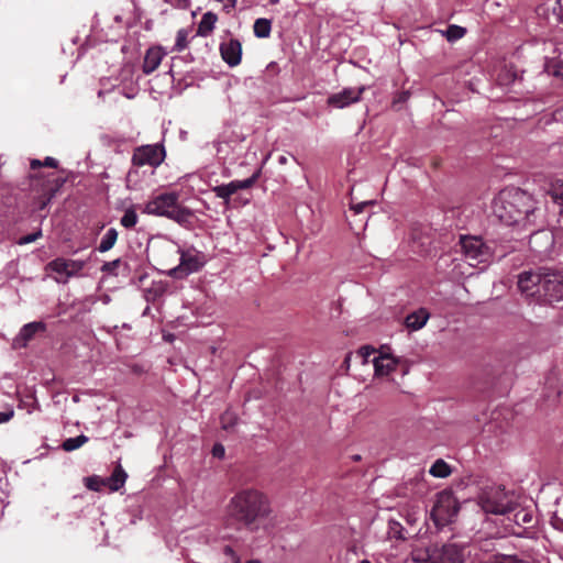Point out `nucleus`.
Masks as SVG:
<instances>
[{"label": "nucleus", "mask_w": 563, "mask_h": 563, "mask_svg": "<svg viewBox=\"0 0 563 563\" xmlns=\"http://www.w3.org/2000/svg\"><path fill=\"white\" fill-rule=\"evenodd\" d=\"M258 173L253 174L251 177L243 180H232L228 184L214 186L211 190L216 197L223 199L227 207L230 206L231 196L239 190L251 188L257 180Z\"/></svg>", "instance_id": "13"}, {"label": "nucleus", "mask_w": 563, "mask_h": 563, "mask_svg": "<svg viewBox=\"0 0 563 563\" xmlns=\"http://www.w3.org/2000/svg\"><path fill=\"white\" fill-rule=\"evenodd\" d=\"M40 234H41V233L38 232V233H35V234H29V235H26V236H23V238L21 239V242H20V243H22V244L32 243V242H34V241L37 239V236H38Z\"/></svg>", "instance_id": "43"}, {"label": "nucleus", "mask_w": 563, "mask_h": 563, "mask_svg": "<svg viewBox=\"0 0 563 563\" xmlns=\"http://www.w3.org/2000/svg\"><path fill=\"white\" fill-rule=\"evenodd\" d=\"M386 534L389 541L405 542L407 540L405 528L398 520L394 518L388 520Z\"/></svg>", "instance_id": "21"}, {"label": "nucleus", "mask_w": 563, "mask_h": 563, "mask_svg": "<svg viewBox=\"0 0 563 563\" xmlns=\"http://www.w3.org/2000/svg\"><path fill=\"white\" fill-rule=\"evenodd\" d=\"M429 473L434 477L445 478L451 474V467L445 461L439 459L432 464Z\"/></svg>", "instance_id": "26"}, {"label": "nucleus", "mask_w": 563, "mask_h": 563, "mask_svg": "<svg viewBox=\"0 0 563 563\" xmlns=\"http://www.w3.org/2000/svg\"><path fill=\"white\" fill-rule=\"evenodd\" d=\"M179 252H181V247L172 240H165L155 250L157 261L164 266L174 265L178 260Z\"/></svg>", "instance_id": "16"}, {"label": "nucleus", "mask_w": 563, "mask_h": 563, "mask_svg": "<svg viewBox=\"0 0 563 563\" xmlns=\"http://www.w3.org/2000/svg\"><path fill=\"white\" fill-rule=\"evenodd\" d=\"M118 239V232L115 229H109L102 236L98 251L101 253L108 252L113 247Z\"/></svg>", "instance_id": "25"}, {"label": "nucleus", "mask_w": 563, "mask_h": 563, "mask_svg": "<svg viewBox=\"0 0 563 563\" xmlns=\"http://www.w3.org/2000/svg\"><path fill=\"white\" fill-rule=\"evenodd\" d=\"M218 18L212 12H206L198 25V34L201 36H207L214 29L216 22Z\"/></svg>", "instance_id": "22"}, {"label": "nucleus", "mask_w": 563, "mask_h": 563, "mask_svg": "<svg viewBox=\"0 0 563 563\" xmlns=\"http://www.w3.org/2000/svg\"><path fill=\"white\" fill-rule=\"evenodd\" d=\"M374 201H363L352 206L355 213H361L367 206L373 205Z\"/></svg>", "instance_id": "41"}, {"label": "nucleus", "mask_w": 563, "mask_h": 563, "mask_svg": "<svg viewBox=\"0 0 563 563\" xmlns=\"http://www.w3.org/2000/svg\"><path fill=\"white\" fill-rule=\"evenodd\" d=\"M166 152L162 144H147L137 146L133 151L131 158L132 167L126 174V187L134 189L139 184V167L148 165L153 168L158 167L165 159Z\"/></svg>", "instance_id": "4"}, {"label": "nucleus", "mask_w": 563, "mask_h": 563, "mask_svg": "<svg viewBox=\"0 0 563 563\" xmlns=\"http://www.w3.org/2000/svg\"><path fill=\"white\" fill-rule=\"evenodd\" d=\"M85 265L86 262L81 260L57 257L51 261L46 268L58 275V277L55 278L56 282L65 284L69 278L78 275L79 272L84 269Z\"/></svg>", "instance_id": "12"}, {"label": "nucleus", "mask_w": 563, "mask_h": 563, "mask_svg": "<svg viewBox=\"0 0 563 563\" xmlns=\"http://www.w3.org/2000/svg\"><path fill=\"white\" fill-rule=\"evenodd\" d=\"M538 301L558 303L563 301V274L560 272H544L543 283Z\"/></svg>", "instance_id": "10"}, {"label": "nucleus", "mask_w": 563, "mask_h": 563, "mask_svg": "<svg viewBox=\"0 0 563 563\" xmlns=\"http://www.w3.org/2000/svg\"><path fill=\"white\" fill-rule=\"evenodd\" d=\"M551 523L554 529H556L559 531H563V520L562 519H560L558 517H553Z\"/></svg>", "instance_id": "45"}, {"label": "nucleus", "mask_w": 563, "mask_h": 563, "mask_svg": "<svg viewBox=\"0 0 563 563\" xmlns=\"http://www.w3.org/2000/svg\"><path fill=\"white\" fill-rule=\"evenodd\" d=\"M361 563H371L368 560H362Z\"/></svg>", "instance_id": "56"}, {"label": "nucleus", "mask_w": 563, "mask_h": 563, "mask_svg": "<svg viewBox=\"0 0 563 563\" xmlns=\"http://www.w3.org/2000/svg\"><path fill=\"white\" fill-rule=\"evenodd\" d=\"M213 455L222 457L224 455V449L222 445H214L213 448Z\"/></svg>", "instance_id": "48"}, {"label": "nucleus", "mask_w": 563, "mask_h": 563, "mask_svg": "<svg viewBox=\"0 0 563 563\" xmlns=\"http://www.w3.org/2000/svg\"><path fill=\"white\" fill-rule=\"evenodd\" d=\"M224 552L228 554V555H231L233 558V563H240V560L239 558L235 555V552L233 551L232 548L230 547H227L224 549Z\"/></svg>", "instance_id": "47"}, {"label": "nucleus", "mask_w": 563, "mask_h": 563, "mask_svg": "<svg viewBox=\"0 0 563 563\" xmlns=\"http://www.w3.org/2000/svg\"><path fill=\"white\" fill-rule=\"evenodd\" d=\"M460 243L462 252L471 266L489 261L492 256L489 247L485 245L481 238L461 236Z\"/></svg>", "instance_id": "11"}, {"label": "nucleus", "mask_w": 563, "mask_h": 563, "mask_svg": "<svg viewBox=\"0 0 563 563\" xmlns=\"http://www.w3.org/2000/svg\"><path fill=\"white\" fill-rule=\"evenodd\" d=\"M165 55L166 52L159 46L148 48L143 62V73L148 75L156 70Z\"/></svg>", "instance_id": "19"}, {"label": "nucleus", "mask_w": 563, "mask_h": 563, "mask_svg": "<svg viewBox=\"0 0 563 563\" xmlns=\"http://www.w3.org/2000/svg\"><path fill=\"white\" fill-rule=\"evenodd\" d=\"M121 265V260L118 258V260H114V261H111V262H106L102 267H101V271L106 274H113V275H117L115 273V269Z\"/></svg>", "instance_id": "36"}, {"label": "nucleus", "mask_w": 563, "mask_h": 563, "mask_svg": "<svg viewBox=\"0 0 563 563\" xmlns=\"http://www.w3.org/2000/svg\"><path fill=\"white\" fill-rule=\"evenodd\" d=\"M235 420H236L235 416L230 411H225L221 416V423H222L223 429H225V430L232 428L235 424Z\"/></svg>", "instance_id": "35"}, {"label": "nucleus", "mask_w": 563, "mask_h": 563, "mask_svg": "<svg viewBox=\"0 0 563 563\" xmlns=\"http://www.w3.org/2000/svg\"><path fill=\"white\" fill-rule=\"evenodd\" d=\"M408 99H409V92L408 91H402L395 99V102H406Z\"/></svg>", "instance_id": "46"}, {"label": "nucleus", "mask_w": 563, "mask_h": 563, "mask_svg": "<svg viewBox=\"0 0 563 563\" xmlns=\"http://www.w3.org/2000/svg\"><path fill=\"white\" fill-rule=\"evenodd\" d=\"M46 325L41 321H34L24 324L19 334L14 338L13 344L16 347L26 346L27 342L34 338L37 332L45 331Z\"/></svg>", "instance_id": "18"}, {"label": "nucleus", "mask_w": 563, "mask_h": 563, "mask_svg": "<svg viewBox=\"0 0 563 563\" xmlns=\"http://www.w3.org/2000/svg\"><path fill=\"white\" fill-rule=\"evenodd\" d=\"M459 512L456 498L448 492H441L437 495V500L431 510V519L438 528H443L450 523Z\"/></svg>", "instance_id": "8"}, {"label": "nucleus", "mask_w": 563, "mask_h": 563, "mask_svg": "<svg viewBox=\"0 0 563 563\" xmlns=\"http://www.w3.org/2000/svg\"><path fill=\"white\" fill-rule=\"evenodd\" d=\"M139 217L134 209L130 208L124 211L120 222L126 229H132L136 225Z\"/></svg>", "instance_id": "29"}, {"label": "nucleus", "mask_w": 563, "mask_h": 563, "mask_svg": "<svg viewBox=\"0 0 563 563\" xmlns=\"http://www.w3.org/2000/svg\"><path fill=\"white\" fill-rule=\"evenodd\" d=\"M358 355L362 357L363 363H368V362H372V360H369V357L372 355H374V356L376 355V351L369 346H363L360 349Z\"/></svg>", "instance_id": "38"}, {"label": "nucleus", "mask_w": 563, "mask_h": 563, "mask_svg": "<svg viewBox=\"0 0 563 563\" xmlns=\"http://www.w3.org/2000/svg\"><path fill=\"white\" fill-rule=\"evenodd\" d=\"M478 505L487 514L506 515L515 511L519 504L514 493L500 486H490L478 495Z\"/></svg>", "instance_id": "5"}, {"label": "nucleus", "mask_w": 563, "mask_h": 563, "mask_svg": "<svg viewBox=\"0 0 563 563\" xmlns=\"http://www.w3.org/2000/svg\"><path fill=\"white\" fill-rule=\"evenodd\" d=\"M188 31L186 29L178 30L176 34V42L174 45L173 51L175 52H181L184 51L188 45Z\"/></svg>", "instance_id": "30"}, {"label": "nucleus", "mask_w": 563, "mask_h": 563, "mask_svg": "<svg viewBox=\"0 0 563 563\" xmlns=\"http://www.w3.org/2000/svg\"><path fill=\"white\" fill-rule=\"evenodd\" d=\"M40 166H43L41 161H38V159H33V161L31 162V168H33V169H34V168L40 167Z\"/></svg>", "instance_id": "50"}, {"label": "nucleus", "mask_w": 563, "mask_h": 563, "mask_svg": "<svg viewBox=\"0 0 563 563\" xmlns=\"http://www.w3.org/2000/svg\"><path fill=\"white\" fill-rule=\"evenodd\" d=\"M246 563H261V561H258V560H250Z\"/></svg>", "instance_id": "52"}, {"label": "nucleus", "mask_w": 563, "mask_h": 563, "mask_svg": "<svg viewBox=\"0 0 563 563\" xmlns=\"http://www.w3.org/2000/svg\"><path fill=\"white\" fill-rule=\"evenodd\" d=\"M544 273L523 272L518 276V288L527 297L539 298L541 292V283H543Z\"/></svg>", "instance_id": "14"}, {"label": "nucleus", "mask_w": 563, "mask_h": 563, "mask_svg": "<svg viewBox=\"0 0 563 563\" xmlns=\"http://www.w3.org/2000/svg\"><path fill=\"white\" fill-rule=\"evenodd\" d=\"M349 361H350V356L347 355V356L345 357L344 363H349Z\"/></svg>", "instance_id": "55"}, {"label": "nucleus", "mask_w": 563, "mask_h": 563, "mask_svg": "<svg viewBox=\"0 0 563 563\" xmlns=\"http://www.w3.org/2000/svg\"><path fill=\"white\" fill-rule=\"evenodd\" d=\"M86 487L93 492H99L104 485V482L98 476H90L85 478Z\"/></svg>", "instance_id": "33"}, {"label": "nucleus", "mask_w": 563, "mask_h": 563, "mask_svg": "<svg viewBox=\"0 0 563 563\" xmlns=\"http://www.w3.org/2000/svg\"><path fill=\"white\" fill-rule=\"evenodd\" d=\"M492 209L494 216L507 225H528L532 222L536 202L529 194L519 188H506L494 198Z\"/></svg>", "instance_id": "2"}, {"label": "nucleus", "mask_w": 563, "mask_h": 563, "mask_svg": "<svg viewBox=\"0 0 563 563\" xmlns=\"http://www.w3.org/2000/svg\"><path fill=\"white\" fill-rule=\"evenodd\" d=\"M418 563H463V551L456 544L432 545L413 556Z\"/></svg>", "instance_id": "6"}, {"label": "nucleus", "mask_w": 563, "mask_h": 563, "mask_svg": "<svg viewBox=\"0 0 563 563\" xmlns=\"http://www.w3.org/2000/svg\"><path fill=\"white\" fill-rule=\"evenodd\" d=\"M42 165L46 166V167H51V168H56L57 167V161L55 158H53V157H46L42 162Z\"/></svg>", "instance_id": "42"}, {"label": "nucleus", "mask_w": 563, "mask_h": 563, "mask_svg": "<svg viewBox=\"0 0 563 563\" xmlns=\"http://www.w3.org/2000/svg\"><path fill=\"white\" fill-rule=\"evenodd\" d=\"M109 92H117L118 95H123L125 96L126 98H133V95H128V93H124L123 90L121 88H111V89H100L98 91V97L99 98H104V95L106 93H109Z\"/></svg>", "instance_id": "39"}, {"label": "nucleus", "mask_w": 563, "mask_h": 563, "mask_svg": "<svg viewBox=\"0 0 563 563\" xmlns=\"http://www.w3.org/2000/svg\"><path fill=\"white\" fill-rule=\"evenodd\" d=\"M87 442H88V437H86L84 434H80V435L75 437V438L66 439L63 442L62 448L66 452H71L74 450H77V449L81 448Z\"/></svg>", "instance_id": "27"}, {"label": "nucleus", "mask_w": 563, "mask_h": 563, "mask_svg": "<svg viewBox=\"0 0 563 563\" xmlns=\"http://www.w3.org/2000/svg\"><path fill=\"white\" fill-rule=\"evenodd\" d=\"M179 264L172 266L167 274L173 278H185L188 275L198 272L206 263L202 252L194 247L181 249L178 255Z\"/></svg>", "instance_id": "7"}, {"label": "nucleus", "mask_w": 563, "mask_h": 563, "mask_svg": "<svg viewBox=\"0 0 563 563\" xmlns=\"http://www.w3.org/2000/svg\"><path fill=\"white\" fill-rule=\"evenodd\" d=\"M494 563H538L530 558H521L518 555H500L496 558Z\"/></svg>", "instance_id": "31"}, {"label": "nucleus", "mask_w": 563, "mask_h": 563, "mask_svg": "<svg viewBox=\"0 0 563 563\" xmlns=\"http://www.w3.org/2000/svg\"><path fill=\"white\" fill-rule=\"evenodd\" d=\"M552 13L555 16L558 23L563 22V0H556L553 8Z\"/></svg>", "instance_id": "37"}, {"label": "nucleus", "mask_w": 563, "mask_h": 563, "mask_svg": "<svg viewBox=\"0 0 563 563\" xmlns=\"http://www.w3.org/2000/svg\"><path fill=\"white\" fill-rule=\"evenodd\" d=\"M271 3L276 4L279 0H269Z\"/></svg>", "instance_id": "54"}, {"label": "nucleus", "mask_w": 563, "mask_h": 563, "mask_svg": "<svg viewBox=\"0 0 563 563\" xmlns=\"http://www.w3.org/2000/svg\"><path fill=\"white\" fill-rule=\"evenodd\" d=\"M376 377H389L391 373L399 372L401 376H406L411 363L405 357H397L389 353H379L372 358Z\"/></svg>", "instance_id": "9"}, {"label": "nucleus", "mask_w": 563, "mask_h": 563, "mask_svg": "<svg viewBox=\"0 0 563 563\" xmlns=\"http://www.w3.org/2000/svg\"><path fill=\"white\" fill-rule=\"evenodd\" d=\"M122 327H123V329H130V325L126 323H124Z\"/></svg>", "instance_id": "53"}, {"label": "nucleus", "mask_w": 563, "mask_h": 563, "mask_svg": "<svg viewBox=\"0 0 563 563\" xmlns=\"http://www.w3.org/2000/svg\"><path fill=\"white\" fill-rule=\"evenodd\" d=\"M165 2L177 9H188L190 5V0H165Z\"/></svg>", "instance_id": "40"}, {"label": "nucleus", "mask_w": 563, "mask_h": 563, "mask_svg": "<svg viewBox=\"0 0 563 563\" xmlns=\"http://www.w3.org/2000/svg\"><path fill=\"white\" fill-rule=\"evenodd\" d=\"M466 33V30L459 25H450L445 31V36L448 41H456L462 38Z\"/></svg>", "instance_id": "32"}, {"label": "nucleus", "mask_w": 563, "mask_h": 563, "mask_svg": "<svg viewBox=\"0 0 563 563\" xmlns=\"http://www.w3.org/2000/svg\"><path fill=\"white\" fill-rule=\"evenodd\" d=\"M429 318V312L424 308H420L406 317L405 324L409 330L418 331L426 325Z\"/></svg>", "instance_id": "20"}, {"label": "nucleus", "mask_w": 563, "mask_h": 563, "mask_svg": "<svg viewBox=\"0 0 563 563\" xmlns=\"http://www.w3.org/2000/svg\"><path fill=\"white\" fill-rule=\"evenodd\" d=\"M533 520V514L532 511L528 510V509H523V508H520V509H516V512L514 515V521L516 522V525L518 526H523V525H529L531 523Z\"/></svg>", "instance_id": "28"}, {"label": "nucleus", "mask_w": 563, "mask_h": 563, "mask_svg": "<svg viewBox=\"0 0 563 563\" xmlns=\"http://www.w3.org/2000/svg\"><path fill=\"white\" fill-rule=\"evenodd\" d=\"M550 196L553 202L560 207V212L563 213V187L553 188Z\"/></svg>", "instance_id": "34"}, {"label": "nucleus", "mask_w": 563, "mask_h": 563, "mask_svg": "<svg viewBox=\"0 0 563 563\" xmlns=\"http://www.w3.org/2000/svg\"><path fill=\"white\" fill-rule=\"evenodd\" d=\"M220 53L228 65L236 66L241 63L242 45L239 40L230 38L220 45Z\"/></svg>", "instance_id": "17"}, {"label": "nucleus", "mask_w": 563, "mask_h": 563, "mask_svg": "<svg viewBox=\"0 0 563 563\" xmlns=\"http://www.w3.org/2000/svg\"><path fill=\"white\" fill-rule=\"evenodd\" d=\"M406 521H407V523H409L411 526L415 525L417 522L416 515L413 512L412 514H407L406 515Z\"/></svg>", "instance_id": "49"}, {"label": "nucleus", "mask_w": 563, "mask_h": 563, "mask_svg": "<svg viewBox=\"0 0 563 563\" xmlns=\"http://www.w3.org/2000/svg\"><path fill=\"white\" fill-rule=\"evenodd\" d=\"M273 512L269 497L253 487L239 489L225 506V525L255 532Z\"/></svg>", "instance_id": "1"}, {"label": "nucleus", "mask_w": 563, "mask_h": 563, "mask_svg": "<svg viewBox=\"0 0 563 563\" xmlns=\"http://www.w3.org/2000/svg\"><path fill=\"white\" fill-rule=\"evenodd\" d=\"M278 162L280 164H286L287 163V157L286 156H279Z\"/></svg>", "instance_id": "51"}, {"label": "nucleus", "mask_w": 563, "mask_h": 563, "mask_svg": "<svg viewBox=\"0 0 563 563\" xmlns=\"http://www.w3.org/2000/svg\"><path fill=\"white\" fill-rule=\"evenodd\" d=\"M13 410H9L5 412H0V423L9 421L13 417Z\"/></svg>", "instance_id": "44"}, {"label": "nucleus", "mask_w": 563, "mask_h": 563, "mask_svg": "<svg viewBox=\"0 0 563 563\" xmlns=\"http://www.w3.org/2000/svg\"><path fill=\"white\" fill-rule=\"evenodd\" d=\"M254 35L258 38H266L271 35L272 22L268 19L260 18L253 25Z\"/></svg>", "instance_id": "24"}, {"label": "nucleus", "mask_w": 563, "mask_h": 563, "mask_svg": "<svg viewBox=\"0 0 563 563\" xmlns=\"http://www.w3.org/2000/svg\"><path fill=\"white\" fill-rule=\"evenodd\" d=\"M126 477V473L122 470L121 466H118L113 471L112 475L108 478L107 484L112 492H115L124 485Z\"/></svg>", "instance_id": "23"}, {"label": "nucleus", "mask_w": 563, "mask_h": 563, "mask_svg": "<svg viewBox=\"0 0 563 563\" xmlns=\"http://www.w3.org/2000/svg\"><path fill=\"white\" fill-rule=\"evenodd\" d=\"M365 87L344 88L342 91L331 95L328 98V104L338 109H343L361 100Z\"/></svg>", "instance_id": "15"}, {"label": "nucleus", "mask_w": 563, "mask_h": 563, "mask_svg": "<svg viewBox=\"0 0 563 563\" xmlns=\"http://www.w3.org/2000/svg\"><path fill=\"white\" fill-rule=\"evenodd\" d=\"M143 212L167 218L186 229L194 224L192 210L179 205V194L176 191L162 192L153 197L144 205Z\"/></svg>", "instance_id": "3"}]
</instances>
